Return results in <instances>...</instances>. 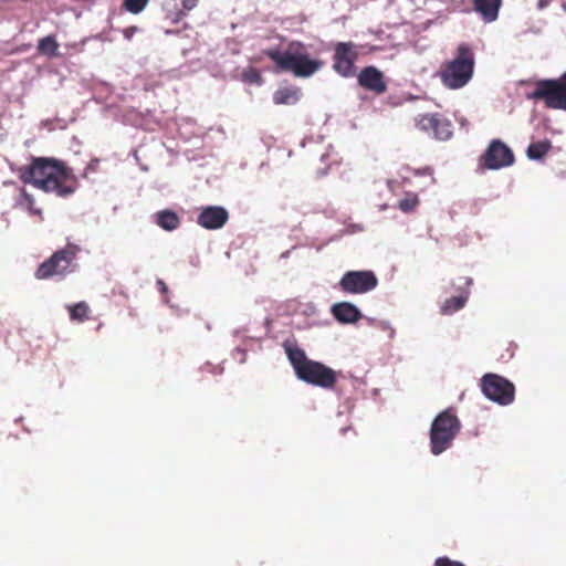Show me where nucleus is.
I'll use <instances>...</instances> for the list:
<instances>
[{"mask_svg": "<svg viewBox=\"0 0 566 566\" xmlns=\"http://www.w3.org/2000/svg\"><path fill=\"white\" fill-rule=\"evenodd\" d=\"M148 1L149 0H124L123 7L126 11L138 14L146 8Z\"/></svg>", "mask_w": 566, "mask_h": 566, "instance_id": "26", "label": "nucleus"}, {"mask_svg": "<svg viewBox=\"0 0 566 566\" xmlns=\"http://www.w3.org/2000/svg\"><path fill=\"white\" fill-rule=\"evenodd\" d=\"M20 179L44 192L59 197H69L78 188V179L62 160L46 157H33L30 165L21 167Z\"/></svg>", "mask_w": 566, "mask_h": 566, "instance_id": "1", "label": "nucleus"}, {"mask_svg": "<svg viewBox=\"0 0 566 566\" xmlns=\"http://www.w3.org/2000/svg\"><path fill=\"white\" fill-rule=\"evenodd\" d=\"M552 147L549 139L532 142L527 147L526 156L531 160H541L551 151Z\"/></svg>", "mask_w": 566, "mask_h": 566, "instance_id": "20", "label": "nucleus"}, {"mask_svg": "<svg viewBox=\"0 0 566 566\" xmlns=\"http://www.w3.org/2000/svg\"><path fill=\"white\" fill-rule=\"evenodd\" d=\"M531 97L543 101L548 108L566 112V72L555 80L537 81Z\"/></svg>", "mask_w": 566, "mask_h": 566, "instance_id": "6", "label": "nucleus"}, {"mask_svg": "<svg viewBox=\"0 0 566 566\" xmlns=\"http://www.w3.org/2000/svg\"><path fill=\"white\" fill-rule=\"evenodd\" d=\"M242 80L249 84L261 85L263 83L262 75L255 67H248L242 72Z\"/></svg>", "mask_w": 566, "mask_h": 566, "instance_id": "25", "label": "nucleus"}, {"mask_svg": "<svg viewBox=\"0 0 566 566\" xmlns=\"http://www.w3.org/2000/svg\"><path fill=\"white\" fill-rule=\"evenodd\" d=\"M300 97V91L298 88H290V87H283L277 90L273 95V101L275 104H295L298 101Z\"/></svg>", "mask_w": 566, "mask_h": 566, "instance_id": "22", "label": "nucleus"}, {"mask_svg": "<svg viewBox=\"0 0 566 566\" xmlns=\"http://www.w3.org/2000/svg\"><path fill=\"white\" fill-rule=\"evenodd\" d=\"M468 294H469V292H464L458 296H452L450 298H447L441 306V313L443 315H450V314H453L454 312L461 310L468 301Z\"/></svg>", "mask_w": 566, "mask_h": 566, "instance_id": "23", "label": "nucleus"}, {"mask_svg": "<svg viewBox=\"0 0 566 566\" xmlns=\"http://www.w3.org/2000/svg\"><path fill=\"white\" fill-rule=\"evenodd\" d=\"M4 186H11L14 188L15 192L18 193L15 199V206L23 208L28 210V212L31 216L39 217L41 220H43V212L40 208L35 207L34 198L27 192L24 188H20L17 186L14 181H4Z\"/></svg>", "mask_w": 566, "mask_h": 566, "instance_id": "15", "label": "nucleus"}, {"mask_svg": "<svg viewBox=\"0 0 566 566\" xmlns=\"http://www.w3.org/2000/svg\"><path fill=\"white\" fill-rule=\"evenodd\" d=\"M158 284L160 285L161 292H167V286L163 281H158Z\"/></svg>", "mask_w": 566, "mask_h": 566, "instance_id": "31", "label": "nucleus"}, {"mask_svg": "<svg viewBox=\"0 0 566 566\" xmlns=\"http://www.w3.org/2000/svg\"><path fill=\"white\" fill-rule=\"evenodd\" d=\"M417 127L431 133L439 140H448L452 136V124L440 114H423L417 118Z\"/></svg>", "mask_w": 566, "mask_h": 566, "instance_id": "12", "label": "nucleus"}, {"mask_svg": "<svg viewBox=\"0 0 566 566\" xmlns=\"http://www.w3.org/2000/svg\"><path fill=\"white\" fill-rule=\"evenodd\" d=\"M461 429V423L451 409L440 412L431 423L430 446L431 452L439 455L449 449Z\"/></svg>", "mask_w": 566, "mask_h": 566, "instance_id": "5", "label": "nucleus"}, {"mask_svg": "<svg viewBox=\"0 0 566 566\" xmlns=\"http://www.w3.org/2000/svg\"><path fill=\"white\" fill-rule=\"evenodd\" d=\"M81 248L74 243H67L64 248L56 250L49 259L43 261L35 270L34 276L38 280H49L54 276L64 279L73 273L77 266L76 258Z\"/></svg>", "mask_w": 566, "mask_h": 566, "instance_id": "4", "label": "nucleus"}, {"mask_svg": "<svg viewBox=\"0 0 566 566\" xmlns=\"http://www.w3.org/2000/svg\"><path fill=\"white\" fill-rule=\"evenodd\" d=\"M154 219L155 223L165 231H174L180 226L179 216L170 209H164L156 212Z\"/></svg>", "mask_w": 566, "mask_h": 566, "instance_id": "18", "label": "nucleus"}, {"mask_svg": "<svg viewBox=\"0 0 566 566\" xmlns=\"http://www.w3.org/2000/svg\"><path fill=\"white\" fill-rule=\"evenodd\" d=\"M285 353L287 355V358L295 371V375L298 374L301 367L306 366L312 359H308L305 355V352L294 345L285 344L284 345Z\"/></svg>", "mask_w": 566, "mask_h": 566, "instance_id": "19", "label": "nucleus"}, {"mask_svg": "<svg viewBox=\"0 0 566 566\" xmlns=\"http://www.w3.org/2000/svg\"><path fill=\"white\" fill-rule=\"evenodd\" d=\"M433 566H465L463 563L458 560H452L447 556L438 557L434 560Z\"/></svg>", "mask_w": 566, "mask_h": 566, "instance_id": "29", "label": "nucleus"}, {"mask_svg": "<svg viewBox=\"0 0 566 566\" xmlns=\"http://www.w3.org/2000/svg\"><path fill=\"white\" fill-rule=\"evenodd\" d=\"M334 317L345 324L355 323L361 318L360 311L352 303L340 302L332 306Z\"/></svg>", "mask_w": 566, "mask_h": 566, "instance_id": "17", "label": "nucleus"}, {"mask_svg": "<svg viewBox=\"0 0 566 566\" xmlns=\"http://www.w3.org/2000/svg\"><path fill=\"white\" fill-rule=\"evenodd\" d=\"M70 319L77 323H83L90 318L91 308L84 301L67 306Z\"/></svg>", "mask_w": 566, "mask_h": 566, "instance_id": "21", "label": "nucleus"}, {"mask_svg": "<svg viewBox=\"0 0 566 566\" xmlns=\"http://www.w3.org/2000/svg\"><path fill=\"white\" fill-rule=\"evenodd\" d=\"M482 392L490 399L502 406L510 405L514 400V385L496 374H485L481 379Z\"/></svg>", "mask_w": 566, "mask_h": 566, "instance_id": "7", "label": "nucleus"}, {"mask_svg": "<svg viewBox=\"0 0 566 566\" xmlns=\"http://www.w3.org/2000/svg\"><path fill=\"white\" fill-rule=\"evenodd\" d=\"M264 54L270 57L280 72H291L295 77H311L319 71L324 62L319 59H311L302 42H291L284 52L277 49H269Z\"/></svg>", "mask_w": 566, "mask_h": 566, "instance_id": "2", "label": "nucleus"}, {"mask_svg": "<svg viewBox=\"0 0 566 566\" xmlns=\"http://www.w3.org/2000/svg\"><path fill=\"white\" fill-rule=\"evenodd\" d=\"M59 43L53 35H48L39 40L38 51L40 54L55 56L57 54Z\"/></svg>", "mask_w": 566, "mask_h": 566, "instance_id": "24", "label": "nucleus"}, {"mask_svg": "<svg viewBox=\"0 0 566 566\" xmlns=\"http://www.w3.org/2000/svg\"><path fill=\"white\" fill-rule=\"evenodd\" d=\"M481 161L488 169H500L514 163V154L503 142L494 139L490 143Z\"/></svg>", "mask_w": 566, "mask_h": 566, "instance_id": "11", "label": "nucleus"}, {"mask_svg": "<svg viewBox=\"0 0 566 566\" xmlns=\"http://www.w3.org/2000/svg\"><path fill=\"white\" fill-rule=\"evenodd\" d=\"M298 369L297 378L313 386L331 389L337 381V373L319 361L311 360Z\"/></svg>", "mask_w": 566, "mask_h": 566, "instance_id": "8", "label": "nucleus"}, {"mask_svg": "<svg viewBox=\"0 0 566 566\" xmlns=\"http://www.w3.org/2000/svg\"><path fill=\"white\" fill-rule=\"evenodd\" d=\"M229 219L226 208L220 206L203 207L197 217V223L207 230L222 228Z\"/></svg>", "mask_w": 566, "mask_h": 566, "instance_id": "13", "label": "nucleus"}, {"mask_svg": "<svg viewBox=\"0 0 566 566\" xmlns=\"http://www.w3.org/2000/svg\"><path fill=\"white\" fill-rule=\"evenodd\" d=\"M465 284H467L468 286H469V285H471V284H472V280L467 277V279H465Z\"/></svg>", "mask_w": 566, "mask_h": 566, "instance_id": "32", "label": "nucleus"}, {"mask_svg": "<svg viewBox=\"0 0 566 566\" xmlns=\"http://www.w3.org/2000/svg\"><path fill=\"white\" fill-rule=\"evenodd\" d=\"M418 205V197L416 195H408L399 201L398 207L403 212H411Z\"/></svg>", "mask_w": 566, "mask_h": 566, "instance_id": "27", "label": "nucleus"}, {"mask_svg": "<svg viewBox=\"0 0 566 566\" xmlns=\"http://www.w3.org/2000/svg\"><path fill=\"white\" fill-rule=\"evenodd\" d=\"M338 285L344 293L365 294L376 289L378 279L373 271H347Z\"/></svg>", "mask_w": 566, "mask_h": 566, "instance_id": "9", "label": "nucleus"}, {"mask_svg": "<svg viewBox=\"0 0 566 566\" xmlns=\"http://www.w3.org/2000/svg\"><path fill=\"white\" fill-rule=\"evenodd\" d=\"M198 3V0H181V6L184 11H179L177 17L174 19L175 22H178L186 13L185 11L192 10Z\"/></svg>", "mask_w": 566, "mask_h": 566, "instance_id": "28", "label": "nucleus"}, {"mask_svg": "<svg viewBox=\"0 0 566 566\" xmlns=\"http://www.w3.org/2000/svg\"><path fill=\"white\" fill-rule=\"evenodd\" d=\"M137 31V27L132 25L123 30V35L125 39L130 40L135 32Z\"/></svg>", "mask_w": 566, "mask_h": 566, "instance_id": "30", "label": "nucleus"}, {"mask_svg": "<svg viewBox=\"0 0 566 566\" xmlns=\"http://www.w3.org/2000/svg\"><path fill=\"white\" fill-rule=\"evenodd\" d=\"M501 6L502 0H473L474 11L480 14L485 23H491L497 19Z\"/></svg>", "mask_w": 566, "mask_h": 566, "instance_id": "16", "label": "nucleus"}, {"mask_svg": "<svg viewBox=\"0 0 566 566\" xmlns=\"http://www.w3.org/2000/svg\"><path fill=\"white\" fill-rule=\"evenodd\" d=\"M358 57L356 45L353 42L336 44L333 56V69L342 76L349 77L355 73V62Z\"/></svg>", "mask_w": 566, "mask_h": 566, "instance_id": "10", "label": "nucleus"}, {"mask_svg": "<svg viewBox=\"0 0 566 566\" xmlns=\"http://www.w3.org/2000/svg\"><path fill=\"white\" fill-rule=\"evenodd\" d=\"M358 83L364 88L376 94H382L387 90L382 73L375 66H367L358 75Z\"/></svg>", "mask_w": 566, "mask_h": 566, "instance_id": "14", "label": "nucleus"}, {"mask_svg": "<svg viewBox=\"0 0 566 566\" xmlns=\"http://www.w3.org/2000/svg\"><path fill=\"white\" fill-rule=\"evenodd\" d=\"M473 70L474 54L468 44L461 43L457 49V56L443 64L440 78L446 87L458 90L468 84Z\"/></svg>", "mask_w": 566, "mask_h": 566, "instance_id": "3", "label": "nucleus"}]
</instances>
